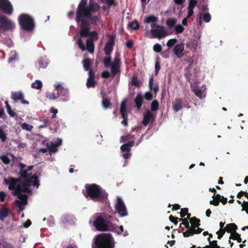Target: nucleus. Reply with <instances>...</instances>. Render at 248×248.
Here are the masks:
<instances>
[{
  "label": "nucleus",
  "mask_w": 248,
  "mask_h": 248,
  "mask_svg": "<svg viewBox=\"0 0 248 248\" xmlns=\"http://www.w3.org/2000/svg\"><path fill=\"white\" fill-rule=\"evenodd\" d=\"M87 0H81L78 4L77 10L75 20L78 26L80 28L79 35L80 38H86L89 36L92 41L97 40L98 35L96 31L90 32L91 25H97L99 21L100 15H93V14L99 10L100 7L96 3H90L87 6Z\"/></svg>",
  "instance_id": "1"
},
{
  "label": "nucleus",
  "mask_w": 248,
  "mask_h": 248,
  "mask_svg": "<svg viewBox=\"0 0 248 248\" xmlns=\"http://www.w3.org/2000/svg\"><path fill=\"white\" fill-rule=\"evenodd\" d=\"M3 182L5 184L8 185L9 189L13 191L12 195L14 196H16L21 192L30 193L31 189L29 187L32 184V183L29 184L26 181L23 180L21 176L18 178L12 177L4 178Z\"/></svg>",
  "instance_id": "2"
},
{
  "label": "nucleus",
  "mask_w": 248,
  "mask_h": 248,
  "mask_svg": "<svg viewBox=\"0 0 248 248\" xmlns=\"http://www.w3.org/2000/svg\"><path fill=\"white\" fill-rule=\"evenodd\" d=\"M84 196L92 200H97L101 202L106 201L108 194L100 186L96 184H87L85 186V190H82Z\"/></svg>",
  "instance_id": "3"
},
{
  "label": "nucleus",
  "mask_w": 248,
  "mask_h": 248,
  "mask_svg": "<svg viewBox=\"0 0 248 248\" xmlns=\"http://www.w3.org/2000/svg\"><path fill=\"white\" fill-rule=\"evenodd\" d=\"M114 220L118 221L117 219L109 215H105L104 217L99 216L93 223L94 226L98 231L116 232L118 228L112 223Z\"/></svg>",
  "instance_id": "4"
},
{
  "label": "nucleus",
  "mask_w": 248,
  "mask_h": 248,
  "mask_svg": "<svg viewBox=\"0 0 248 248\" xmlns=\"http://www.w3.org/2000/svg\"><path fill=\"white\" fill-rule=\"evenodd\" d=\"M92 248H114V240L109 233H102L96 235Z\"/></svg>",
  "instance_id": "5"
},
{
  "label": "nucleus",
  "mask_w": 248,
  "mask_h": 248,
  "mask_svg": "<svg viewBox=\"0 0 248 248\" xmlns=\"http://www.w3.org/2000/svg\"><path fill=\"white\" fill-rule=\"evenodd\" d=\"M26 166L22 163L19 165V172L21 177L23 180L26 181L28 184L32 183L31 186H36L38 188L39 186V180L38 177L35 175H32L31 173L28 172L33 168V166H30L27 169H25Z\"/></svg>",
  "instance_id": "6"
},
{
  "label": "nucleus",
  "mask_w": 248,
  "mask_h": 248,
  "mask_svg": "<svg viewBox=\"0 0 248 248\" xmlns=\"http://www.w3.org/2000/svg\"><path fill=\"white\" fill-rule=\"evenodd\" d=\"M103 63L106 68H109L110 67L111 72L113 76H115L118 73L120 72L121 60L119 53H115L114 59L112 62H111V58L110 57H106L104 58Z\"/></svg>",
  "instance_id": "7"
},
{
  "label": "nucleus",
  "mask_w": 248,
  "mask_h": 248,
  "mask_svg": "<svg viewBox=\"0 0 248 248\" xmlns=\"http://www.w3.org/2000/svg\"><path fill=\"white\" fill-rule=\"evenodd\" d=\"M121 139L124 141H126L128 140H131V141L124 144L121 146V150L122 152V156L124 159H126L131 155V148L135 144L134 140L135 138L134 136L129 134L126 136L122 137Z\"/></svg>",
  "instance_id": "8"
},
{
  "label": "nucleus",
  "mask_w": 248,
  "mask_h": 248,
  "mask_svg": "<svg viewBox=\"0 0 248 248\" xmlns=\"http://www.w3.org/2000/svg\"><path fill=\"white\" fill-rule=\"evenodd\" d=\"M19 24L21 28L25 31H31L34 27L33 18L27 14H21L18 17Z\"/></svg>",
  "instance_id": "9"
},
{
  "label": "nucleus",
  "mask_w": 248,
  "mask_h": 248,
  "mask_svg": "<svg viewBox=\"0 0 248 248\" xmlns=\"http://www.w3.org/2000/svg\"><path fill=\"white\" fill-rule=\"evenodd\" d=\"M114 207L120 217H124L128 215L126 206L121 198L118 197L117 198V201Z\"/></svg>",
  "instance_id": "10"
},
{
  "label": "nucleus",
  "mask_w": 248,
  "mask_h": 248,
  "mask_svg": "<svg viewBox=\"0 0 248 248\" xmlns=\"http://www.w3.org/2000/svg\"><path fill=\"white\" fill-rule=\"evenodd\" d=\"M189 102L186 100H183L179 98H176L172 102V108L175 112L180 110L183 107L189 108Z\"/></svg>",
  "instance_id": "11"
},
{
  "label": "nucleus",
  "mask_w": 248,
  "mask_h": 248,
  "mask_svg": "<svg viewBox=\"0 0 248 248\" xmlns=\"http://www.w3.org/2000/svg\"><path fill=\"white\" fill-rule=\"evenodd\" d=\"M77 43L78 47L82 51H85L86 49H87L90 53H93L94 52V45L92 40H90V39L86 40V46L84 45L81 38H79L77 40Z\"/></svg>",
  "instance_id": "12"
},
{
  "label": "nucleus",
  "mask_w": 248,
  "mask_h": 248,
  "mask_svg": "<svg viewBox=\"0 0 248 248\" xmlns=\"http://www.w3.org/2000/svg\"><path fill=\"white\" fill-rule=\"evenodd\" d=\"M15 25L13 23L5 16L0 15V29L8 31L13 29Z\"/></svg>",
  "instance_id": "13"
},
{
  "label": "nucleus",
  "mask_w": 248,
  "mask_h": 248,
  "mask_svg": "<svg viewBox=\"0 0 248 248\" xmlns=\"http://www.w3.org/2000/svg\"><path fill=\"white\" fill-rule=\"evenodd\" d=\"M16 196H17V199L16 200L15 203L18 207L19 211H22L28 204V196L26 194L21 193Z\"/></svg>",
  "instance_id": "14"
},
{
  "label": "nucleus",
  "mask_w": 248,
  "mask_h": 248,
  "mask_svg": "<svg viewBox=\"0 0 248 248\" xmlns=\"http://www.w3.org/2000/svg\"><path fill=\"white\" fill-rule=\"evenodd\" d=\"M62 140L60 138H57L54 142L50 141L47 143V154L51 155L58 151V147L62 144Z\"/></svg>",
  "instance_id": "15"
},
{
  "label": "nucleus",
  "mask_w": 248,
  "mask_h": 248,
  "mask_svg": "<svg viewBox=\"0 0 248 248\" xmlns=\"http://www.w3.org/2000/svg\"><path fill=\"white\" fill-rule=\"evenodd\" d=\"M151 34L153 38H162L167 35V31L164 29V27L161 26H156V28L151 30Z\"/></svg>",
  "instance_id": "16"
},
{
  "label": "nucleus",
  "mask_w": 248,
  "mask_h": 248,
  "mask_svg": "<svg viewBox=\"0 0 248 248\" xmlns=\"http://www.w3.org/2000/svg\"><path fill=\"white\" fill-rule=\"evenodd\" d=\"M0 10L7 15L13 13V7L8 0H0Z\"/></svg>",
  "instance_id": "17"
},
{
  "label": "nucleus",
  "mask_w": 248,
  "mask_h": 248,
  "mask_svg": "<svg viewBox=\"0 0 248 248\" xmlns=\"http://www.w3.org/2000/svg\"><path fill=\"white\" fill-rule=\"evenodd\" d=\"M155 118V116L153 115L150 110H146L143 114V124L144 126H146L150 123H153Z\"/></svg>",
  "instance_id": "18"
},
{
  "label": "nucleus",
  "mask_w": 248,
  "mask_h": 248,
  "mask_svg": "<svg viewBox=\"0 0 248 248\" xmlns=\"http://www.w3.org/2000/svg\"><path fill=\"white\" fill-rule=\"evenodd\" d=\"M11 98L15 102L20 100L23 104L28 105L29 102L24 99V95L22 92H12Z\"/></svg>",
  "instance_id": "19"
},
{
  "label": "nucleus",
  "mask_w": 248,
  "mask_h": 248,
  "mask_svg": "<svg viewBox=\"0 0 248 248\" xmlns=\"http://www.w3.org/2000/svg\"><path fill=\"white\" fill-rule=\"evenodd\" d=\"M185 46L184 44L181 43L176 45L173 49L174 53L178 58H182L184 55Z\"/></svg>",
  "instance_id": "20"
},
{
  "label": "nucleus",
  "mask_w": 248,
  "mask_h": 248,
  "mask_svg": "<svg viewBox=\"0 0 248 248\" xmlns=\"http://www.w3.org/2000/svg\"><path fill=\"white\" fill-rule=\"evenodd\" d=\"M134 103L137 110H140L142 105L143 97L141 93H138L134 99Z\"/></svg>",
  "instance_id": "21"
},
{
  "label": "nucleus",
  "mask_w": 248,
  "mask_h": 248,
  "mask_svg": "<svg viewBox=\"0 0 248 248\" xmlns=\"http://www.w3.org/2000/svg\"><path fill=\"white\" fill-rule=\"evenodd\" d=\"M154 78L153 75H151L149 78V86L151 91H153L156 93L159 90L157 85L154 84Z\"/></svg>",
  "instance_id": "22"
},
{
  "label": "nucleus",
  "mask_w": 248,
  "mask_h": 248,
  "mask_svg": "<svg viewBox=\"0 0 248 248\" xmlns=\"http://www.w3.org/2000/svg\"><path fill=\"white\" fill-rule=\"evenodd\" d=\"M221 196H222L219 194L217 195L214 194L212 196L213 200L210 201V204L216 206H218L219 204L220 201L221 200Z\"/></svg>",
  "instance_id": "23"
},
{
  "label": "nucleus",
  "mask_w": 248,
  "mask_h": 248,
  "mask_svg": "<svg viewBox=\"0 0 248 248\" xmlns=\"http://www.w3.org/2000/svg\"><path fill=\"white\" fill-rule=\"evenodd\" d=\"M224 229L227 232L232 233V232H236L237 229V226L234 223H230L226 225Z\"/></svg>",
  "instance_id": "24"
},
{
  "label": "nucleus",
  "mask_w": 248,
  "mask_h": 248,
  "mask_svg": "<svg viewBox=\"0 0 248 248\" xmlns=\"http://www.w3.org/2000/svg\"><path fill=\"white\" fill-rule=\"evenodd\" d=\"M83 67L85 71L92 69L91 67L93 64V61L89 58H87L83 61Z\"/></svg>",
  "instance_id": "25"
},
{
  "label": "nucleus",
  "mask_w": 248,
  "mask_h": 248,
  "mask_svg": "<svg viewBox=\"0 0 248 248\" xmlns=\"http://www.w3.org/2000/svg\"><path fill=\"white\" fill-rule=\"evenodd\" d=\"M7 134H6L4 127L3 126H0V140L1 142H4L7 140Z\"/></svg>",
  "instance_id": "26"
},
{
  "label": "nucleus",
  "mask_w": 248,
  "mask_h": 248,
  "mask_svg": "<svg viewBox=\"0 0 248 248\" xmlns=\"http://www.w3.org/2000/svg\"><path fill=\"white\" fill-rule=\"evenodd\" d=\"M190 221L191 223V225L193 227L192 228H198L200 226V220L196 217H192L190 218Z\"/></svg>",
  "instance_id": "27"
},
{
  "label": "nucleus",
  "mask_w": 248,
  "mask_h": 248,
  "mask_svg": "<svg viewBox=\"0 0 248 248\" xmlns=\"http://www.w3.org/2000/svg\"><path fill=\"white\" fill-rule=\"evenodd\" d=\"M114 46L106 44L104 48V51L107 57H110V54L113 49Z\"/></svg>",
  "instance_id": "28"
},
{
  "label": "nucleus",
  "mask_w": 248,
  "mask_h": 248,
  "mask_svg": "<svg viewBox=\"0 0 248 248\" xmlns=\"http://www.w3.org/2000/svg\"><path fill=\"white\" fill-rule=\"evenodd\" d=\"M158 17L153 15L149 16L145 18L144 20V23H149L151 22H157Z\"/></svg>",
  "instance_id": "29"
},
{
  "label": "nucleus",
  "mask_w": 248,
  "mask_h": 248,
  "mask_svg": "<svg viewBox=\"0 0 248 248\" xmlns=\"http://www.w3.org/2000/svg\"><path fill=\"white\" fill-rule=\"evenodd\" d=\"M230 239H232L233 240H236L238 243L242 242V239L240 237V234L237 233L236 232H232L229 237Z\"/></svg>",
  "instance_id": "30"
},
{
  "label": "nucleus",
  "mask_w": 248,
  "mask_h": 248,
  "mask_svg": "<svg viewBox=\"0 0 248 248\" xmlns=\"http://www.w3.org/2000/svg\"><path fill=\"white\" fill-rule=\"evenodd\" d=\"M9 211L7 209L2 208L0 209V219L3 220L8 215Z\"/></svg>",
  "instance_id": "31"
},
{
  "label": "nucleus",
  "mask_w": 248,
  "mask_h": 248,
  "mask_svg": "<svg viewBox=\"0 0 248 248\" xmlns=\"http://www.w3.org/2000/svg\"><path fill=\"white\" fill-rule=\"evenodd\" d=\"M31 87L32 88L40 90L42 87V82L39 80H36L35 82L31 83Z\"/></svg>",
  "instance_id": "32"
},
{
  "label": "nucleus",
  "mask_w": 248,
  "mask_h": 248,
  "mask_svg": "<svg viewBox=\"0 0 248 248\" xmlns=\"http://www.w3.org/2000/svg\"><path fill=\"white\" fill-rule=\"evenodd\" d=\"M176 22V20L174 18H170L166 21V25L170 28H172L174 27Z\"/></svg>",
  "instance_id": "33"
},
{
  "label": "nucleus",
  "mask_w": 248,
  "mask_h": 248,
  "mask_svg": "<svg viewBox=\"0 0 248 248\" xmlns=\"http://www.w3.org/2000/svg\"><path fill=\"white\" fill-rule=\"evenodd\" d=\"M102 105L104 108L107 109L111 106L110 100L107 98H103L102 101Z\"/></svg>",
  "instance_id": "34"
},
{
  "label": "nucleus",
  "mask_w": 248,
  "mask_h": 248,
  "mask_svg": "<svg viewBox=\"0 0 248 248\" xmlns=\"http://www.w3.org/2000/svg\"><path fill=\"white\" fill-rule=\"evenodd\" d=\"M187 230L183 233V236L185 237H188L189 236H192L194 234L193 228H189Z\"/></svg>",
  "instance_id": "35"
},
{
  "label": "nucleus",
  "mask_w": 248,
  "mask_h": 248,
  "mask_svg": "<svg viewBox=\"0 0 248 248\" xmlns=\"http://www.w3.org/2000/svg\"><path fill=\"white\" fill-rule=\"evenodd\" d=\"M120 113L121 115L127 114L125 101H123L121 104Z\"/></svg>",
  "instance_id": "36"
},
{
  "label": "nucleus",
  "mask_w": 248,
  "mask_h": 248,
  "mask_svg": "<svg viewBox=\"0 0 248 248\" xmlns=\"http://www.w3.org/2000/svg\"><path fill=\"white\" fill-rule=\"evenodd\" d=\"M128 26L134 30H137L139 29L140 25L137 21H134L130 22Z\"/></svg>",
  "instance_id": "37"
},
{
  "label": "nucleus",
  "mask_w": 248,
  "mask_h": 248,
  "mask_svg": "<svg viewBox=\"0 0 248 248\" xmlns=\"http://www.w3.org/2000/svg\"><path fill=\"white\" fill-rule=\"evenodd\" d=\"M0 248H14V247L6 241H0Z\"/></svg>",
  "instance_id": "38"
},
{
  "label": "nucleus",
  "mask_w": 248,
  "mask_h": 248,
  "mask_svg": "<svg viewBox=\"0 0 248 248\" xmlns=\"http://www.w3.org/2000/svg\"><path fill=\"white\" fill-rule=\"evenodd\" d=\"M159 103L156 100H154L151 104V109L152 111H156L158 109Z\"/></svg>",
  "instance_id": "39"
},
{
  "label": "nucleus",
  "mask_w": 248,
  "mask_h": 248,
  "mask_svg": "<svg viewBox=\"0 0 248 248\" xmlns=\"http://www.w3.org/2000/svg\"><path fill=\"white\" fill-rule=\"evenodd\" d=\"M96 81L94 79L88 78L86 86L88 88L94 87L96 84Z\"/></svg>",
  "instance_id": "40"
},
{
  "label": "nucleus",
  "mask_w": 248,
  "mask_h": 248,
  "mask_svg": "<svg viewBox=\"0 0 248 248\" xmlns=\"http://www.w3.org/2000/svg\"><path fill=\"white\" fill-rule=\"evenodd\" d=\"M131 84L132 85L135 86L136 87H139L140 86V82L138 79L137 76H134L131 79Z\"/></svg>",
  "instance_id": "41"
},
{
  "label": "nucleus",
  "mask_w": 248,
  "mask_h": 248,
  "mask_svg": "<svg viewBox=\"0 0 248 248\" xmlns=\"http://www.w3.org/2000/svg\"><path fill=\"white\" fill-rule=\"evenodd\" d=\"M115 38V35H109L108 41L106 43V44L110 45H112V46H114Z\"/></svg>",
  "instance_id": "42"
},
{
  "label": "nucleus",
  "mask_w": 248,
  "mask_h": 248,
  "mask_svg": "<svg viewBox=\"0 0 248 248\" xmlns=\"http://www.w3.org/2000/svg\"><path fill=\"white\" fill-rule=\"evenodd\" d=\"M192 91L194 92L195 94L200 98H202V93L201 89L198 88H194L192 89Z\"/></svg>",
  "instance_id": "43"
},
{
  "label": "nucleus",
  "mask_w": 248,
  "mask_h": 248,
  "mask_svg": "<svg viewBox=\"0 0 248 248\" xmlns=\"http://www.w3.org/2000/svg\"><path fill=\"white\" fill-rule=\"evenodd\" d=\"M0 159L5 165H8L10 163V159L6 155H0Z\"/></svg>",
  "instance_id": "44"
},
{
  "label": "nucleus",
  "mask_w": 248,
  "mask_h": 248,
  "mask_svg": "<svg viewBox=\"0 0 248 248\" xmlns=\"http://www.w3.org/2000/svg\"><path fill=\"white\" fill-rule=\"evenodd\" d=\"M177 42V39L176 38L174 39H171L168 41L167 43V46L169 47L170 48L172 46H173Z\"/></svg>",
  "instance_id": "45"
},
{
  "label": "nucleus",
  "mask_w": 248,
  "mask_h": 248,
  "mask_svg": "<svg viewBox=\"0 0 248 248\" xmlns=\"http://www.w3.org/2000/svg\"><path fill=\"white\" fill-rule=\"evenodd\" d=\"M208 241L209 242L210 246L211 248H220V246L217 245V241H211L209 238H208Z\"/></svg>",
  "instance_id": "46"
},
{
  "label": "nucleus",
  "mask_w": 248,
  "mask_h": 248,
  "mask_svg": "<svg viewBox=\"0 0 248 248\" xmlns=\"http://www.w3.org/2000/svg\"><path fill=\"white\" fill-rule=\"evenodd\" d=\"M184 30V27L181 25H177L175 26V31L176 34L181 33Z\"/></svg>",
  "instance_id": "47"
},
{
  "label": "nucleus",
  "mask_w": 248,
  "mask_h": 248,
  "mask_svg": "<svg viewBox=\"0 0 248 248\" xmlns=\"http://www.w3.org/2000/svg\"><path fill=\"white\" fill-rule=\"evenodd\" d=\"M55 87L57 90H60V91H62V92H64L65 93H67L68 92V90L63 88L60 83L55 85Z\"/></svg>",
  "instance_id": "48"
},
{
  "label": "nucleus",
  "mask_w": 248,
  "mask_h": 248,
  "mask_svg": "<svg viewBox=\"0 0 248 248\" xmlns=\"http://www.w3.org/2000/svg\"><path fill=\"white\" fill-rule=\"evenodd\" d=\"M162 47L159 44H155L153 46V50L157 53L160 52L162 50Z\"/></svg>",
  "instance_id": "49"
},
{
  "label": "nucleus",
  "mask_w": 248,
  "mask_h": 248,
  "mask_svg": "<svg viewBox=\"0 0 248 248\" xmlns=\"http://www.w3.org/2000/svg\"><path fill=\"white\" fill-rule=\"evenodd\" d=\"M203 18L204 21L207 23L209 22L211 19V16L209 13H205L203 15Z\"/></svg>",
  "instance_id": "50"
},
{
  "label": "nucleus",
  "mask_w": 248,
  "mask_h": 248,
  "mask_svg": "<svg viewBox=\"0 0 248 248\" xmlns=\"http://www.w3.org/2000/svg\"><path fill=\"white\" fill-rule=\"evenodd\" d=\"M21 127L23 129L31 131L33 128V126L31 124L24 123L22 124Z\"/></svg>",
  "instance_id": "51"
},
{
  "label": "nucleus",
  "mask_w": 248,
  "mask_h": 248,
  "mask_svg": "<svg viewBox=\"0 0 248 248\" xmlns=\"http://www.w3.org/2000/svg\"><path fill=\"white\" fill-rule=\"evenodd\" d=\"M197 0H189L188 9H194L197 5Z\"/></svg>",
  "instance_id": "52"
},
{
  "label": "nucleus",
  "mask_w": 248,
  "mask_h": 248,
  "mask_svg": "<svg viewBox=\"0 0 248 248\" xmlns=\"http://www.w3.org/2000/svg\"><path fill=\"white\" fill-rule=\"evenodd\" d=\"M225 232L226 231L224 228L219 229V230L217 232V238L218 239H220L222 237L223 235L225 234Z\"/></svg>",
  "instance_id": "53"
},
{
  "label": "nucleus",
  "mask_w": 248,
  "mask_h": 248,
  "mask_svg": "<svg viewBox=\"0 0 248 248\" xmlns=\"http://www.w3.org/2000/svg\"><path fill=\"white\" fill-rule=\"evenodd\" d=\"M58 110L57 108H55L53 107L51 108L49 110V112L52 113V118H55L56 117V114H57Z\"/></svg>",
  "instance_id": "54"
},
{
  "label": "nucleus",
  "mask_w": 248,
  "mask_h": 248,
  "mask_svg": "<svg viewBox=\"0 0 248 248\" xmlns=\"http://www.w3.org/2000/svg\"><path fill=\"white\" fill-rule=\"evenodd\" d=\"M121 116L123 118V120L122 121V124H123L124 126H127L128 125L127 114H124V115H121Z\"/></svg>",
  "instance_id": "55"
},
{
  "label": "nucleus",
  "mask_w": 248,
  "mask_h": 248,
  "mask_svg": "<svg viewBox=\"0 0 248 248\" xmlns=\"http://www.w3.org/2000/svg\"><path fill=\"white\" fill-rule=\"evenodd\" d=\"M160 69V62L158 61H156L155 63V74L156 76H157Z\"/></svg>",
  "instance_id": "56"
},
{
  "label": "nucleus",
  "mask_w": 248,
  "mask_h": 248,
  "mask_svg": "<svg viewBox=\"0 0 248 248\" xmlns=\"http://www.w3.org/2000/svg\"><path fill=\"white\" fill-rule=\"evenodd\" d=\"M54 224V218L52 216H50L47 218V226H51Z\"/></svg>",
  "instance_id": "57"
},
{
  "label": "nucleus",
  "mask_w": 248,
  "mask_h": 248,
  "mask_svg": "<svg viewBox=\"0 0 248 248\" xmlns=\"http://www.w3.org/2000/svg\"><path fill=\"white\" fill-rule=\"evenodd\" d=\"M241 206L242 207V211H245L248 214V202L244 201Z\"/></svg>",
  "instance_id": "58"
},
{
  "label": "nucleus",
  "mask_w": 248,
  "mask_h": 248,
  "mask_svg": "<svg viewBox=\"0 0 248 248\" xmlns=\"http://www.w3.org/2000/svg\"><path fill=\"white\" fill-rule=\"evenodd\" d=\"M188 212V209L187 208H182L180 212V216L181 217H185Z\"/></svg>",
  "instance_id": "59"
},
{
  "label": "nucleus",
  "mask_w": 248,
  "mask_h": 248,
  "mask_svg": "<svg viewBox=\"0 0 248 248\" xmlns=\"http://www.w3.org/2000/svg\"><path fill=\"white\" fill-rule=\"evenodd\" d=\"M60 96V94L58 92L56 93H53L51 94H50L49 95V98L50 99L54 100L57 99Z\"/></svg>",
  "instance_id": "60"
},
{
  "label": "nucleus",
  "mask_w": 248,
  "mask_h": 248,
  "mask_svg": "<svg viewBox=\"0 0 248 248\" xmlns=\"http://www.w3.org/2000/svg\"><path fill=\"white\" fill-rule=\"evenodd\" d=\"M181 224L184 225L185 226V228H186V229H188L190 227V225H189V223L188 221L187 218H183V222L180 224V225Z\"/></svg>",
  "instance_id": "61"
},
{
  "label": "nucleus",
  "mask_w": 248,
  "mask_h": 248,
  "mask_svg": "<svg viewBox=\"0 0 248 248\" xmlns=\"http://www.w3.org/2000/svg\"><path fill=\"white\" fill-rule=\"evenodd\" d=\"M178 218L177 217H173V216L172 215H170V217H169V219L175 225H176L178 223Z\"/></svg>",
  "instance_id": "62"
},
{
  "label": "nucleus",
  "mask_w": 248,
  "mask_h": 248,
  "mask_svg": "<svg viewBox=\"0 0 248 248\" xmlns=\"http://www.w3.org/2000/svg\"><path fill=\"white\" fill-rule=\"evenodd\" d=\"M144 98L148 101H150L153 99V95L150 92H146L145 93Z\"/></svg>",
  "instance_id": "63"
},
{
  "label": "nucleus",
  "mask_w": 248,
  "mask_h": 248,
  "mask_svg": "<svg viewBox=\"0 0 248 248\" xmlns=\"http://www.w3.org/2000/svg\"><path fill=\"white\" fill-rule=\"evenodd\" d=\"M101 76L103 78H108L110 76V73L108 71H104L102 72L101 74Z\"/></svg>",
  "instance_id": "64"
}]
</instances>
